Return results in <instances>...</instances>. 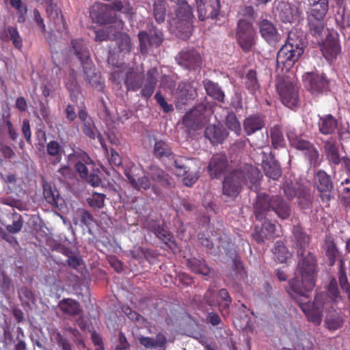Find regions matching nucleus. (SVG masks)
I'll return each mask as SVG.
<instances>
[{
    "instance_id": "1",
    "label": "nucleus",
    "mask_w": 350,
    "mask_h": 350,
    "mask_svg": "<svg viewBox=\"0 0 350 350\" xmlns=\"http://www.w3.org/2000/svg\"><path fill=\"white\" fill-rule=\"evenodd\" d=\"M302 258L299 260L296 276L288 282V287L286 289L290 296H305L314 288L318 273V263L316 256L308 252L304 255L303 252L297 251Z\"/></svg>"
},
{
    "instance_id": "2",
    "label": "nucleus",
    "mask_w": 350,
    "mask_h": 350,
    "mask_svg": "<svg viewBox=\"0 0 350 350\" xmlns=\"http://www.w3.org/2000/svg\"><path fill=\"white\" fill-rule=\"evenodd\" d=\"M260 171L252 165L244 169L232 170L223 180L222 193L234 198L240 193L243 185H246L251 190L257 191L260 187Z\"/></svg>"
},
{
    "instance_id": "3",
    "label": "nucleus",
    "mask_w": 350,
    "mask_h": 350,
    "mask_svg": "<svg viewBox=\"0 0 350 350\" xmlns=\"http://www.w3.org/2000/svg\"><path fill=\"white\" fill-rule=\"evenodd\" d=\"M271 211H273L281 219H288L292 213L290 203L281 196H270L267 193L258 194L254 204V213L256 219L262 221L265 219Z\"/></svg>"
},
{
    "instance_id": "4",
    "label": "nucleus",
    "mask_w": 350,
    "mask_h": 350,
    "mask_svg": "<svg viewBox=\"0 0 350 350\" xmlns=\"http://www.w3.org/2000/svg\"><path fill=\"white\" fill-rule=\"evenodd\" d=\"M124 75V84L128 92H137L141 89L142 97L148 100L152 96L158 81L159 72L156 67L148 70L146 79L144 73L135 70L133 68H127Z\"/></svg>"
},
{
    "instance_id": "5",
    "label": "nucleus",
    "mask_w": 350,
    "mask_h": 350,
    "mask_svg": "<svg viewBox=\"0 0 350 350\" xmlns=\"http://www.w3.org/2000/svg\"><path fill=\"white\" fill-rule=\"evenodd\" d=\"M295 37V33L290 32L286 43L278 52L277 68L282 72H288L304 53L303 42Z\"/></svg>"
},
{
    "instance_id": "6",
    "label": "nucleus",
    "mask_w": 350,
    "mask_h": 350,
    "mask_svg": "<svg viewBox=\"0 0 350 350\" xmlns=\"http://www.w3.org/2000/svg\"><path fill=\"white\" fill-rule=\"evenodd\" d=\"M291 297L298 304L309 321L316 325L321 324L323 310L329 308L323 301V299H327V296L323 292L318 293L312 303L310 302L308 293H306L305 296L297 295V296H291Z\"/></svg>"
},
{
    "instance_id": "7",
    "label": "nucleus",
    "mask_w": 350,
    "mask_h": 350,
    "mask_svg": "<svg viewBox=\"0 0 350 350\" xmlns=\"http://www.w3.org/2000/svg\"><path fill=\"white\" fill-rule=\"evenodd\" d=\"M276 90L284 105L292 109L299 103V88L297 83L288 79H279L276 84Z\"/></svg>"
},
{
    "instance_id": "8",
    "label": "nucleus",
    "mask_w": 350,
    "mask_h": 350,
    "mask_svg": "<svg viewBox=\"0 0 350 350\" xmlns=\"http://www.w3.org/2000/svg\"><path fill=\"white\" fill-rule=\"evenodd\" d=\"M236 37L241 49L247 53L252 50L255 45L256 32L252 22L247 19H240L237 23Z\"/></svg>"
},
{
    "instance_id": "9",
    "label": "nucleus",
    "mask_w": 350,
    "mask_h": 350,
    "mask_svg": "<svg viewBox=\"0 0 350 350\" xmlns=\"http://www.w3.org/2000/svg\"><path fill=\"white\" fill-rule=\"evenodd\" d=\"M287 137L291 146L296 150L301 151L311 165L319 164L320 154L317 147L311 142L291 131L287 134Z\"/></svg>"
},
{
    "instance_id": "10",
    "label": "nucleus",
    "mask_w": 350,
    "mask_h": 350,
    "mask_svg": "<svg viewBox=\"0 0 350 350\" xmlns=\"http://www.w3.org/2000/svg\"><path fill=\"white\" fill-rule=\"evenodd\" d=\"M207 111L206 105L200 103L189 110L183 118V124L188 131L202 129L208 121L205 115Z\"/></svg>"
},
{
    "instance_id": "11",
    "label": "nucleus",
    "mask_w": 350,
    "mask_h": 350,
    "mask_svg": "<svg viewBox=\"0 0 350 350\" xmlns=\"http://www.w3.org/2000/svg\"><path fill=\"white\" fill-rule=\"evenodd\" d=\"M139 42V51L142 55H146L151 48L159 47L163 41V34L157 28H152L147 31H141L138 33Z\"/></svg>"
},
{
    "instance_id": "12",
    "label": "nucleus",
    "mask_w": 350,
    "mask_h": 350,
    "mask_svg": "<svg viewBox=\"0 0 350 350\" xmlns=\"http://www.w3.org/2000/svg\"><path fill=\"white\" fill-rule=\"evenodd\" d=\"M90 16L94 23L100 25L113 24L117 21V14L108 4L95 3L90 8Z\"/></svg>"
},
{
    "instance_id": "13",
    "label": "nucleus",
    "mask_w": 350,
    "mask_h": 350,
    "mask_svg": "<svg viewBox=\"0 0 350 350\" xmlns=\"http://www.w3.org/2000/svg\"><path fill=\"white\" fill-rule=\"evenodd\" d=\"M321 50L327 62H335L342 53L339 35L337 33H329L321 44Z\"/></svg>"
},
{
    "instance_id": "14",
    "label": "nucleus",
    "mask_w": 350,
    "mask_h": 350,
    "mask_svg": "<svg viewBox=\"0 0 350 350\" xmlns=\"http://www.w3.org/2000/svg\"><path fill=\"white\" fill-rule=\"evenodd\" d=\"M178 64L189 70H194L202 65V57L194 49L182 50L176 57Z\"/></svg>"
},
{
    "instance_id": "15",
    "label": "nucleus",
    "mask_w": 350,
    "mask_h": 350,
    "mask_svg": "<svg viewBox=\"0 0 350 350\" xmlns=\"http://www.w3.org/2000/svg\"><path fill=\"white\" fill-rule=\"evenodd\" d=\"M276 10L278 18L283 23H299L301 18L302 12L295 5L280 2Z\"/></svg>"
},
{
    "instance_id": "16",
    "label": "nucleus",
    "mask_w": 350,
    "mask_h": 350,
    "mask_svg": "<svg viewBox=\"0 0 350 350\" xmlns=\"http://www.w3.org/2000/svg\"><path fill=\"white\" fill-rule=\"evenodd\" d=\"M305 80L307 88L313 94L327 92L329 90V81L324 74L307 73Z\"/></svg>"
},
{
    "instance_id": "17",
    "label": "nucleus",
    "mask_w": 350,
    "mask_h": 350,
    "mask_svg": "<svg viewBox=\"0 0 350 350\" xmlns=\"http://www.w3.org/2000/svg\"><path fill=\"white\" fill-rule=\"evenodd\" d=\"M315 185L323 202L328 203L331 199L330 193L333 189L331 176L324 170H320L316 174Z\"/></svg>"
},
{
    "instance_id": "18",
    "label": "nucleus",
    "mask_w": 350,
    "mask_h": 350,
    "mask_svg": "<svg viewBox=\"0 0 350 350\" xmlns=\"http://www.w3.org/2000/svg\"><path fill=\"white\" fill-rule=\"evenodd\" d=\"M79 118L81 122V131L83 133L90 139H98L102 147H104V139L98 132L95 124L87 111L81 109L78 113Z\"/></svg>"
},
{
    "instance_id": "19",
    "label": "nucleus",
    "mask_w": 350,
    "mask_h": 350,
    "mask_svg": "<svg viewBox=\"0 0 350 350\" xmlns=\"http://www.w3.org/2000/svg\"><path fill=\"white\" fill-rule=\"evenodd\" d=\"M327 12H322L316 8L314 10H310V14L308 16L309 32L317 38H321L323 36L325 28L324 18Z\"/></svg>"
},
{
    "instance_id": "20",
    "label": "nucleus",
    "mask_w": 350,
    "mask_h": 350,
    "mask_svg": "<svg viewBox=\"0 0 350 350\" xmlns=\"http://www.w3.org/2000/svg\"><path fill=\"white\" fill-rule=\"evenodd\" d=\"M323 150L326 160L332 168L341 163L343 157L340 154L339 144L335 137H331L323 142Z\"/></svg>"
},
{
    "instance_id": "21",
    "label": "nucleus",
    "mask_w": 350,
    "mask_h": 350,
    "mask_svg": "<svg viewBox=\"0 0 350 350\" xmlns=\"http://www.w3.org/2000/svg\"><path fill=\"white\" fill-rule=\"evenodd\" d=\"M220 0H200L198 5V18L200 21L216 18L220 13Z\"/></svg>"
},
{
    "instance_id": "22",
    "label": "nucleus",
    "mask_w": 350,
    "mask_h": 350,
    "mask_svg": "<svg viewBox=\"0 0 350 350\" xmlns=\"http://www.w3.org/2000/svg\"><path fill=\"white\" fill-rule=\"evenodd\" d=\"M73 54L80 61L82 66L92 64L87 42L82 38L72 39L70 42Z\"/></svg>"
},
{
    "instance_id": "23",
    "label": "nucleus",
    "mask_w": 350,
    "mask_h": 350,
    "mask_svg": "<svg viewBox=\"0 0 350 350\" xmlns=\"http://www.w3.org/2000/svg\"><path fill=\"white\" fill-rule=\"evenodd\" d=\"M144 228L152 232L165 244L172 242L174 237L167 229L164 222L161 224L159 221L156 219H146L144 223Z\"/></svg>"
},
{
    "instance_id": "24",
    "label": "nucleus",
    "mask_w": 350,
    "mask_h": 350,
    "mask_svg": "<svg viewBox=\"0 0 350 350\" xmlns=\"http://www.w3.org/2000/svg\"><path fill=\"white\" fill-rule=\"evenodd\" d=\"M138 168L135 166L131 167L124 170V175L131 187L138 191L142 190H148L151 187V182L148 177L146 176H138L136 172Z\"/></svg>"
},
{
    "instance_id": "25",
    "label": "nucleus",
    "mask_w": 350,
    "mask_h": 350,
    "mask_svg": "<svg viewBox=\"0 0 350 350\" xmlns=\"http://www.w3.org/2000/svg\"><path fill=\"white\" fill-rule=\"evenodd\" d=\"M317 126L321 134L332 136L338 129V122L332 114L319 116Z\"/></svg>"
},
{
    "instance_id": "26",
    "label": "nucleus",
    "mask_w": 350,
    "mask_h": 350,
    "mask_svg": "<svg viewBox=\"0 0 350 350\" xmlns=\"http://www.w3.org/2000/svg\"><path fill=\"white\" fill-rule=\"evenodd\" d=\"M261 36L271 45H275L280 40L275 25L269 20L263 19L258 24Z\"/></svg>"
},
{
    "instance_id": "27",
    "label": "nucleus",
    "mask_w": 350,
    "mask_h": 350,
    "mask_svg": "<svg viewBox=\"0 0 350 350\" xmlns=\"http://www.w3.org/2000/svg\"><path fill=\"white\" fill-rule=\"evenodd\" d=\"M262 153L263 154L262 167L265 175L273 180H278L282 175V170L278 162L271 154L268 158L264 152Z\"/></svg>"
},
{
    "instance_id": "28",
    "label": "nucleus",
    "mask_w": 350,
    "mask_h": 350,
    "mask_svg": "<svg viewBox=\"0 0 350 350\" xmlns=\"http://www.w3.org/2000/svg\"><path fill=\"white\" fill-rule=\"evenodd\" d=\"M265 116L259 113L250 115L243 121V129L247 135L260 131L265 126Z\"/></svg>"
},
{
    "instance_id": "29",
    "label": "nucleus",
    "mask_w": 350,
    "mask_h": 350,
    "mask_svg": "<svg viewBox=\"0 0 350 350\" xmlns=\"http://www.w3.org/2000/svg\"><path fill=\"white\" fill-rule=\"evenodd\" d=\"M148 175L153 181L157 182L163 187L172 188L174 187V179L163 169L157 165H152L150 167Z\"/></svg>"
},
{
    "instance_id": "30",
    "label": "nucleus",
    "mask_w": 350,
    "mask_h": 350,
    "mask_svg": "<svg viewBox=\"0 0 350 350\" xmlns=\"http://www.w3.org/2000/svg\"><path fill=\"white\" fill-rule=\"evenodd\" d=\"M275 236V225L270 221H265L260 228L256 226L252 233L253 239L258 243L265 242V239H272Z\"/></svg>"
},
{
    "instance_id": "31",
    "label": "nucleus",
    "mask_w": 350,
    "mask_h": 350,
    "mask_svg": "<svg viewBox=\"0 0 350 350\" xmlns=\"http://www.w3.org/2000/svg\"><path fill=\"white\" fill-rule=\"evenodd\" d=\"M228 135L221 126L210 124L204 130V136L213 144H222Z\"/></svg>"
},
{
    "instance_id": "32",
    "label": "nucleus",
    "mask_w": 350,
    "mask_h": 350,
    "mask_svg": "<svg viewBox=\"0 0 350 350\" xmlns=\"http://www.w3.org/2000/svg\"><path fill=\"white\" fill-rule=\"evenodd\" d=\"M228 165L227 157L225 154L214 155L208 164V170L213 178H217L226 170Z\"/></svg>"
},
{
    "instance_id": "33",
    "label": "nucleus",
    "mask_w": 350,
    "mask_h": 350,
    "mask_svg": "<svg viewBox=\"0 0 350 350\" xmlns=\"http://www.w3.org/2000/svg\"><path fill=\"white\" fill-rule=\"evenodd\" d=\"M43 196L46 201L55 207L61 206L64 202L59 191L53 184L48 183L43 184Z\"/></svg>"
},
{
    "instance_id": "34",
    "label": "nucleus",
    "mask_w": 350,
    "mask_h": 350,
    "mask_svg": "<svg viewBox=\"0 0 350 350\" xmlns=\"http://www.w3.org/2000/svg\"><path fill=\"white\" fill-rule=\"evenodd\" d=\"M46 12L50 20L53 21L57 31H62L67 29L66 23L57 5L46 6Z\"/></svg>"
},
{
    "instance_id": "35",
    "label": "nucleus",
    "mask_w": 350,
    "mask_h": 350,
    "mask_svg": "<svg viewBox=\"0 0 350 350\" xmlns=\"http://www.w3.org/2000/svg\"><path fill=\"white\" fill-rule=\"evenodd\" d=\"M84 73L86 75L87 79L91 86L98 91H102L105 87L104 83L101 81V76L99 72H95L94 64L82 66Z\"/></svg>"
},
{
    "instance_id": "36",
    "label": "nucleus",
    "mask_w": 350,
    "mask_h": 350,
    "mask_svg": "<svg viewBox=\"0 0 350 350\" xmlns=\"http://www.w3.org/2000/svg\"><path fill=\"white\" fill-rule=\"evenodd\" d=\"M244 85L248 92L253 95L260 92V84L255 70L250 69L247 72L244 77Z\"/></svg>"
},
{
    "instance_id": "37",
    "label": "nucleus",
    "mask_w": 350,
    "mask_h": 350,
    "mask_svg": "<svg viewBox=\"0 0 350 350\" xmlns=\"http://www.w3.org/2000/svg\"><path fill=\"white\" fill-rule=\"evenodd\" d=\"M188 268L195 273L202 275H208L211 272L210 267L207 265L205 260L197 258H189L187 262Z\"/></svg>"
},
{
    "instance_id": "38",
    "label": "nucleus",
    "mask_w": 350,
    "mask_h": 350,
    "mask_svg": "<svg viewBox=\"0 0 350 350\" xmlns=\"http://www.w3.org/2000/svg\"><path fill=\"white\" fill-rule=\"evenodd\" d=\"M59 308L64 314L70 316H76L81 312L79 302L70 298L64 299L60 301Z\"/></svg>"
},
{
    "instance_id": "39",
    "label": "nucleus",
    "mask_w": 350,
    "mask_h": 350,
    "mask_svg": "<svg viewBox=\"0 0 350 350\" xmlns=\"http://www.w3.org/2000/svg\"><path fill=\"white\" fill-rule=\"evenodd\" d=\"M203 85L207 94L219 102H224L225 94L218 83L209 79H204Z\"/></svg>"
},
{
    "instance_id": "40",
    "label": "nucleus",
    "mask_w": 350,
    "mask_h": 350,
    "mask_svg": "<svg viewBox=\"0 0 350 350\" xmlns=\"http://www.w3.org/2000/svg\"><path fill=\"white\" fill-rule=\"evenodd\" d=\"M175 3L177 6L176 8V18L180 21L189 23L192 16L191 8L185 0H180L179 2Z\"/></svg>"
},
{
    "instance_id": "41",
    "label": "nucleus",
    "mask_w": 350,
    "mask_h": 350,
    "mask_svg": "<svg viewBox=\"0 0 350 350\" xmlns=\"http://www.w3.org/2000/svg\"><path fill=\"white\" fill-rule=\"evenodd\" d=\"M327 296V299H323V301L325 303L327 306H331V302L337 303L342 300L338 288L337 282L335 279L330 281L327 286V292L324 293Z\"/></svg>"
},
{
    "instance_id": "42",
    "label": "nucleus",
    "mask_w": 350,
    "mask_h": 350,
    "mask_svg": "<svg viewBox=\"0 0 350 350\" xmlns=\"http://www.w3.org/2000/svg\"><path fill=\"white\" fill-rule=\"evenodd\" d=\"M152 153L156 158L161 159L170 157L173 154V151L167 142L160 139L155 141Z\"/></svg>"
},
{
    "instance_id": "43",
    "label": "nucleus",
    "mask_w": 350,
    "mask_h": 350,
    "mask_svg": "<svg viewBox=\"0 0 350 350\" xmlns=\"http://www.w3.org/2000/svg\"><path fill=\"white\" fill-rule=\"evenodd\" d=\"M152 13L155 21L161 24L165 20L166 1L165 0H152Z\"/></svg>"
},
{
    "instance_id": "44",
    "label": "nucleus",
    "mask_w": 350,
    "mask_h": 350,
    "mask_svg": "<svg viewBox=\"0 0 350 350\" xmlns=\"http://www.w3.org/2000/svg\"><path fill=\"white\" fill-rule=\"evenodd\" d=\"M116 42L120 53L128 54L133 48L130 36L126 33L120 32L116 36Z\"/></svg>"
},
{
    "instance_id": "45",
    "label": "nucleus",
    "mask_w": 350,
    "mask_h": 350,
    "mask_svg": "<svg viewBox=\"0 0 350 350\" xmlns=\"http://www.w3.org/2000/svg\"><path fill=\"white\" fill-rule=\"evenodd\" d=\"M270 138L273 148L278 149L284 147L285 140L280 126L275 125L270 129Z\"/></svg>"
},
{
    "instance_id": "46",
    "label": "nucleus",
    "mask_w": 350,
    "mask_h": 350,
    "mask_svg": "<svg viewBox=\"0 0 350 350\" xmlns=\"http://www.w3.org/2000/svg\"><path fill=\"white\" fill-rule=\"evenodd\" d=\"M193 160L187 157H180L174 161V165L178 176H183L191 170L190 164Z\"/></svg>"
},
{
    "instance_id": "47",
    "label": "nucleus",
    "mask_w": 350,
    "mask_h": 350,
    "mask_svg": "<svg viewBox=\"0 0 350 350\" xmlns=\"http://www.w3.org/2000/svg\"><path fill=\"white\" fill-rule=\"evenodd\" d=\"M324 250L330 264L334 265L338 254V250L332 237H326L324 243Z\"/></svg>"
},
{
    "instance_id": "48",
    "label": "nucleus",
    "mask_w": 350,
    "mask_h": 350,
    "mask_svg": "<svg viewBox=\"0 0 350 350\" xmlns=\"http://www.w3.org/2000/svg\"><path fill=\"white\" fill-rule=\"evenodd\" d=\"M64 152L63 146H62L57 141L52 140L46 144L47 154L53 157L56 163L60 162Z\"/></svg>"
},
{
    "instance_id": "49",
    "label": "nucleus",
    "mask_w": 350,
    "mask_h": 350,
    "mask_svg": "<svg viewBox=\"0 0 350 350\" xmlns=\"http://www.w3.org/2000/svg\"><path fill=\"white\" fill-rule=\"evenodd\" d=\"M293 237L297 244L300 247V252L302 247H305L310 241V237L299 226H295L293 230Z\"/></svg>"
},
{
    "instance_id": "50",
    "label": "nucleus",
    "mask_w": 350,
    "mask_h": 350,
    "mask_svg": "<svg viewBox=\"0 0 350 350\" xmlns=\"http://www.w3.org/2000/svg\"><path fill=\"white\" fill-rule=\"evenodd\" d=\"M275 260L280 263H284L288 257V252L286 247L282 241H277L273 249Z\"/></svg>"
},
{
    "instance_id": "51",
    "label": "nucleus",
    "mask_w": 350,
    "mask_h": 350,
    "mask_svg": "<svg viewBox=\"0 0 350 350\" xmlns=\"http://www.w3.org/2000/svg\"><path fill=\"white\" fill-rule=\"evenodd\" d=\"M7 36L8 40L12 42L14 47L18 50H21L23 47V39L19 34V32L14 26H8L6 29Z\"/></svg>"
},
{
    "instance_id": "52",
    "label": "nucleus",
    "mask_w": 350,
    "mask_h": 350,
    "mask_svg": "<svg viewBox=\"0 0 350 350\" xmlns=\"http://www.w3.org/2000/svg\"><path fill=\"white\" fill-rule=\"evenodd\" d=\"M82 159L85 162L83 163L81 161H78L75 164V170L79 174L80 177L82 179L88 178V169L86 166V164H89L92 162V160L90 157L85 153H83L82 155Z\"/></svg>"
},
{
    "instance_id": "53",
    "label": "nucleus",
    "mask_w": 350,
    "mask_h": 350,
    "mask_svg": "<svg viewBox=\"0 0 350 350\" xmlns=\"http://www.w3.org/2000/svg\"><path fill=\"white\" fill-rule=\"evenodd\" d=\"M297 203L300 208L304 210L309 209L312 207V198L308 191L306 189L299 191L297 194Z\"/></svg>"
},
{
    "instance_id": "54",
    "label": "nucleus",
    "mask_w": 350,
    "mask_h": 350,
    "mask_svg": "<svg viewBox=\"0 0 350 350\" xmlns=\"http://www.w3.org/2000/svg\"><path fill=\"white\" fill-rule=\"evenodd\" d=\"M106 196L103 193L94 192L92 196L87 199L88 204L94 208H101L105 205Z\"/></svg>"
},
{
    "instance_id": "55",
    "label": "nucleus",
    "mask_w": 350,
    "mask_h": 350,
    "mask_svg": "<svg viewBox=\"0 0 350 350\" xmlns=\"http://www.w3.org/2000/svg\"><path fill=\"white\" fill-rule=\"evenodd\" d=\"M109 6L114 12L115 11H118L126 14H131L133 13V8L130 3L126 1H122L120 0H116L113 1Z\"/></svg>"
},
{
    "instance_id": "56",
    "label": "nucleus",
    "mask_w": 350,
    "mask_h": 350,
    "mask_svg": "<svg viewBox=\"0 0 350 350\" xmlns=\"http://www.w3.org/2000/svg\"><path fill=\"white\" fill-rule=\"evenodd\" d=\"M10 3L11 6L14 8L18 14V22L21 23H24L27 8L25 5H23L22 0H10Z\"/></svg>"
},
{
    "instance_id": "57",
    "label": "nucleus",
    "mask_w": 350,
    "mask_h": 350,
    "mask_svg": "<svg viewBox=\"0 0 350 350\" xmlns=\"http://www.w3.org/2000/svg\"><path fill=\"white\" fill-rule=\"evenodd\" d=\"M233 269L236 272L237 277L244 280L247 278V273L243 267L241 258L238 255H235L232 259Z\"/></svg>"
},
{
    "instance_id": "58",
    "label": "nucleus",
    "mask_w": 350,
    "mask_h": 350,
    "mask_svg": "<svg viewBox=\"0 0 350 350\" xmlns=\"http://www.w3.org/2000/svg\"><path fill=\"white\" fill-rule=\"evenodd\" d=\"M55 340L59 348L62 350H73V346L70 340L57 332L55 335Z\"/></svg>"
},
{
    "instance_id": "59",
    "label": "nucleus",
    "mask_w": 350,
    "mask_h": 350,
    "mask_svg": "<svg viewBox=\"0 0 350 350\" xmlns=\"http://www.w3.org/2000/svg\"><path fill=\"white\" fill-rule=\"evenodd\" d=\"M18 297L22 303L25 304H29L35 299L32 291L26 286H23L18 290Z\"/></svg>"
},
{
    "instance_id": "60",
    "label": "nucleus",
    "mask_w": 350,
    "mask_h": 350,
    "mask_svg": "<svg viewBox=\"0 0 350 350\" xmlns=\"http://www.w3.org/2000/svg\"><path fill=\"white\" fill-rule=\"evenodd\" d=\"M226 126L230 130L234 131L237 135L241 133V124L235 115L232 114L227 116Z\"/></svg>"
},
{
    "instance_id": "61",
    "label": "nucleus",
    "mask_w": 350,
    "mask_h": 350,
    "mask_svg": "<svg viewBox=\"0 0 350 350\" xmlns=\"http://www.w3.org/2000/svg\"><path fill=\"white\" fill-rule=\"evenodd\" d=\"M204 301L211 307H217L221 304L219 299L216 297L215 291L211 288H208L204 293Z\"/></svg>"
},
{
    "instance_id": "62",
    "label": "nucleus",
    "mask_w": 350,
    "mask_h": 350,
    "mask_svg": "<svg viewBox=\"0 0 350 350\" xmlns=\"http://www.w3.org/2000/svg\"><path fill=\"white\" fill-rule=\"evenodd\" d=\"M154 98L164 113H167L174 110L172 105L167 103L160 92H157L155 94Z\"/></svg>"
},
{
    "instance_id": "63",
    "label": "nucleus",
    "mask_w": 350,
    "mask_h": 350,
    "mask_svg": "<svg viewBox=\"0 0 350 350\" xmlns=\"http://www.w3.org/2000/svg\"><path fill=\"white\" fill-rule=\"evenodd\" d=\"M124 75H126V70L117 68L111 71L110 79L113 83L121 85L122 82H124V78H125Z\"/></svg>"
},
{
    "instance_id": "64",
    "label": "nucleus",
    "mask_w": 350,
    "mask_h": 350,
    "mask_svg": "<svg viewBox=\"0 0 350 350\" xmlns=\"http://www.w3.org/2000/svg\"><path fill=\"white\" fill-rule=\"evenodd\" d=\"M343 323V319L340 317L327 318L325 321L327 329L332 331L340 328L342 326Z\"/></svg>"
}]
</instances>
